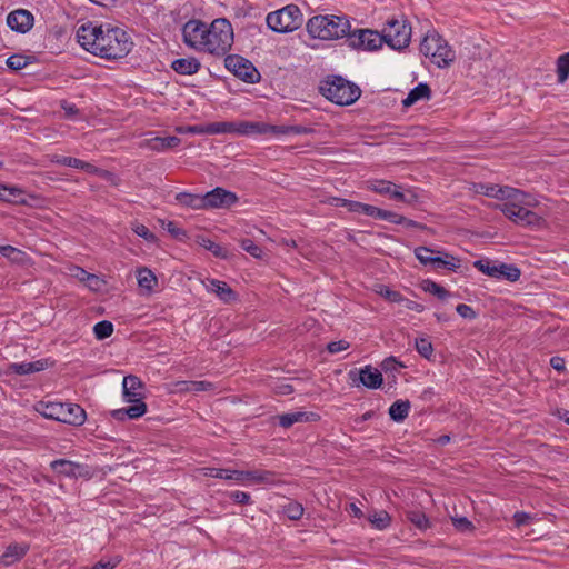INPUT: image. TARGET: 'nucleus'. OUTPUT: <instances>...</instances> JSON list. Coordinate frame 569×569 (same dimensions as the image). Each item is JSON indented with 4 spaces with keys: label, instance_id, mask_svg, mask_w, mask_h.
Listing matches in <instances>:
<instances>
[{
    "label": "nucleus",
    "instance_id": "46",
    "mask_svg": "<svg viewBox=\"0 0 569 569\" xmlns=\"http://www.w3.org/2000/svg\"><path fill=\"white\" fill-rule=\"evenodd\" d=\"M369 520L379 530L386 529L390 525V516L386 511L375 512Z\"/></svg>",
    "mask_w": 569,
    "mask_h": 569
},
{
    "label": "nucleus",
    "instance_id": "31",
    "mask_svg": "<svg viewBox=\"0 0 569 569\" xmlns=\"http://www.w3.org/2000/svg\"><path fill=\"white\" fill-rule=\"evenodd\" d=\"M525 192L508 186H498L496 199L502 200V203L519 202V199H523Z\"/></svg>",
    "mask_w": 569,
    "mask_h": 569
},
{
    "label": "nucleus",
    "instance_id": "41",
    "mask_svg": "<svg viewBox=\"0 0 569 569\" xmlns=\"http://www.w3.org/2000/svg\"><path fill=\"white\" fill-rule=\"evenodd\" d=\"M179 385L184 386V388H181V390L192 391V392H201V391H209L214 388V385L209 381H182L179 382Z\"/></svg>",
    "mask_w": 569,
    "mask_h": 569
},
{
    "label": "nucleus",
    "instance_id": "40",
    "mask_svg": "<svg viewBox=\"0 0 569 569\" xmlns=\"http://www.w3.org/2000/svg\"><path fill=\"white\" fill-rule=\"evenodd\" d=\"M558 81L563 83L569 77V52L561 54L557 59Z\"/></svg>",
    "mask_w": 569,
    "mask_h": 569
},
{
    "label": "nucleus",
    "instance_id": "3",
    "mask_svg": "<svg viewBox=\"0 0 569 569\" xmlns=\"http://www.w3.org/2000/svg\"><path fill=\"white\" fill-rule=\"evenodd\" d=\"M233 28L226 18L214 19L207 24L206 44L203 52L216 56H226L233 44Z\"/></svg>",
    "mask_w": 569,
    "mask_h": 569
},
{
    "label": "nucleus",
    "instance_id": "24",
    "mask_svg": "<svg viewBox=\"0 0 569 569\" xmlns=\"http://www.w3.org/2000/svg\"><path fill=\"white\" fill-rule=\"evenodd\" d=\"M48 367L47 359H40L32 362H12L9 365V371L19 376L30 375L44 370Z\"/></svg>",
    "mask_w": 569,
    "mask_h": 569
},
{
    "label": "nucleus",
    "instance_id": "61",
    "mask_svg": "<svg viewBox=\"0 0 569 569\" xmlns=\"http://www.w3.org/2000/svg\"><path fill=\"white\" fill-rule=\"evenodd\" d=\"M402 365L400 362H398L393 357H389L387 359H385L382 362H381V369L385 371V372H393V371H398L399 368H401Z\"/></svg>",
    "mask_w": 569,
    "mask_h": 569
},
{
    "label": "nucleus",
    "instance_id": "27",
    "mask_svg": "<svg viewBox=\"0 0 569 569\" xmlns=\"http://www.w3.org/2000/svg\"><path fill=\"white\" fill-rule=\"evenodd\" d=\"M81 465L67 459H57L51 461L50 468L58 473L59 476H64L69 478H76L78 476V469H80Z\"/></svg>",
    "mask_w": 569,
    "mask_h": 569
},
{
    "label": "nucleus",
    "instance_id": "7",
    "mask_svg": "<svg viewBox=\"0 0 569 569\" xmlns=\"http://www.w3.org/2000/svg\"><path fill=\"white\" fill-rule=\"evenodd\" d=\"M267 26L274 32L287 33L299 29L303 22L301 10L296 4H288L268 13Z\"/></svg>",
    "mask_w": 569,
    "mask_h": 569
},
{
    "label": "nucleus",
    "instance_id": "43",
    "mask_svg": "<svg viewBox=\"0 0 569 569\" xmlns=\"http://www.w3.org/2000/svg\"><path fill=\"white\" fill-rule=\"evenodd\" d=\"M208 134L233 133V121L212 122L207 124Z\"/></svg>",
    "mask_w": 569,
    "mask_h": 569
},
{
    "label": "nucleus",
    "instance_id": "21",
    "mask_svg": "<svg viewBox=\"0 0 569 569\" xmlns=\"http://www.w3.org/2000/svg\"><path fill=\"white\" fill-rule=\"evenodd\" d=\"M368 189L376 193L388 196L396 201L405 200V194L400 191V187L387 180L368 181Z\"/></svg>",
    "mask_w": 569,
    "mask_h": 569
},
{
    "label": "nucleus",
    "instance_id": "17",
    "mask_svg": "<svg viewBox=\"0 0 569 569\" xmlns=\"http://www.w3.org/2000/svg\"><path fill=\"white\" fill-rule=\"evenodd\" d=\"M204 209L209 208H230L238 201L236 193L223 188H214L203 196Z\"/></svg>",
    "mask_w": 569,
    "mask_h": 569
},
{
    "label": "nucleus",
    "instance_id": "58",
    "mask_svg": "<svg viewBox=\"0 0 569 569\" xmlns=\"http://www.w3.org/2000/svg\"><path fill=\"white\" fill-rule=\"evenodd\" d=\"M121 561V557L116 556L113 558H110L108 560H100L97 562L91 569H113L116 568Z\"/></svg>",
    "mask_w": 569,
    "mask_h": 569
},
{
    "label": "nucleus",
    "instance_id": "62",
    "mask_svg": "<svg viewBox=\"0 0 569 569\" xmlns=\"http://www.w3.org/2000/svg\"><path fill=\"white\" fill-rule=\"evenodd\" d=\"M498 184L480 183L478 191L487 197L495 198L497 196Z\"/></svg>",
    "mask_w": 569,
    "mask_h": 569
},
{
    "label": "nucleus",
    "instance_id": "13",
    "mask_svg": "<svg viewBox=\"0 0 569 569\" xmlns=\"http://www.w3.org/2000/svg\"><path fill=\"white\" fill-rule=\"evenodd\" d=\"M224 67L244 82L256 83L260 80L257 68L243 57L228 54L224 58Z\"/></svg>",
    "mask_w": 569,
    "mask_h": 569
},
{
    "label": "nucleus",
    "instance_id": "35",
    "mask_svg": "<svg viewBox=\"0 0 569 569\" xmlns=\"http://www.w3.org/2000/svg\"><path fill=\"white\" fill-rule=\"evenodd\" d=\"M78 169H81L83 171H86L87 173L89 174H94V176H99L100 178L107 180V181H110L111 183L116 184V176L108 171V170H104V169H100L96 166H93L92 163H89V162H86L83 160H81V164H79V168Z\"/></svg>",
    "mask_w": 569,
    "mask_h": 569
},
{
    "label": "nucleus",
    "instance_id": "59",
    "mask_svg": "<svg viewBox=\"0 0 569 569\" xmlns=\"http://www.w3.org/2000/svg\"><path fill=\"white\" fill-rule=\"evenodd\" d=\"M166 229L171 236H173L178 240H182L183 238L187 237V232L183 229L179 228L177 223L173 221H169L166 226Z\"/></svg>",
    "mask_w": 569,
    "mask_h": 569
},
{
    "label": "nucleus",
    "instance_id": "52",
    "mask_svg": "<svg viewBox=\"0 0 569 569\" xmlns=\"http://www.w3.org/2000/svg\"><path fill=\"white\" fill-rule=\"evenodd\" d=\"M429 293L437 296L438 299L441 301H445L446 299L452 297V293H450L443 287L431 280H429Z\"/></svg>",
    "mask_w": 569,
    "mask_h": 569
},
{
    "label": "nucleus",
    "instance_id": "60",
    "mask_svg": "<svg viewBox=\"0 0 569 569\" xmlns=\"http://www.w3.org/2000/svg\"><path fill=\"white\" fill-rule=\"evenodd\" d=\"M229 496L237 503H240V505L251 503V497L248 492L236 490V491L230 492Z\"/></svg>",
    "mask_w": 569,
    "mask_h": 569
},
{
    "label": "nucleus",
    "instance_id": "37",
    "mask_svg": "<svg viewBox=\"0 0 569 569\" xmlns=\"http://www.w3.org/2000/svg\"><path fill=\"white\" fill-rule=\"evenodd\" d=\"M282 513L288 517L290 520H299L303 516V507L301 503L288 500L284 505H282Z\"/></svg>",
    "mask_w": 569,
    "mask_h": 569
},
{
    "label": "nucleus",
    "instance_id": "50",
    "mask_svg": "<svg viewBox=\"0 0 569 569\" xmlns=\"http://www.w3.org/2000/svg\"><path fill=\"white\" fill-rule=\"evenodd\" d=\"M241 248L254 258H261L262 249L257 246L251 239L246 238L240 242Z\"/></svg>",
    "mask_w": 569,
    "mask_h": 569
},
{
    "label": "nucleus",
    "instance_id": "12",
    "mask_svg": "<svg viewBox=\"0 0 569 569\" xmlns=\"http://www.w3.org/2000/svg\"><path fill=\"white\" fill-rule=\"evenodd\" d=\"M429 40H432L436 48L429 60L438 68H448L456 60V51L451 48L447 40L435 29H429Z\"/></svg>",
    "mask_w": 569,
    "mask_h": 569
},
{
    "label": "nucleus",
    "instance_id": "45",
    "mask_svg": "<svg viewBox=\"0 0 569 569\" xmlns=\"http://www.w3.org/2000/svg\"><path fill=\"white\" fill-rule=\"evenodd\" d=\"M132 405L127 409V416L129 419H137L142 417L147 412V405L142 400L130 401Z\"/></svg>",
    "mask_w": 569,
    "mask_h": 569
},
{
    "label": "nucleus",
    "instance_id": "32",
    "mask_svg": "<svg viewBox=\"0 0 569 569\" xmlns=\"http://www.w3.org/2000/svg\"><path fill=\"white\" fill-rule=\"evenodd\" d=\"M22 189L0 183V200L4 202L24 203Z\"/></svg>",
    "mask_w": 569,
    "mask_h": 569
},
{
    "label": "nucleus",
    "instance_id": "11",
    "mask_svg": "<svg viewBox=\"0 0 569 569\" xmlns=\"http://www.w3.org/2000/svg\"><path fill=\"white\" fill-rule=\"evenodd\" d=\"M348 47L355 50L375 51L382 47L381 34L370 29H356L346 37Z\"/></svg>",
    "mask_w": 569,
    "mask_h": 569
},
{
    "label": "nucleus",
    "instance_id": "30",
    "mask_svg": "<svg viewBox=\"0 0 569 569\" xmlns=\"http://www.w3.org/2000/svg\"><path fill=\"white\" fill-rule=\"evenodd\" d=\"M176 200L179 204L191 208L194 210L204 209L203 196L193 194L189 192H179L176 194Z\"/></svg>",
    "mask_w": 569,
    "mask_h": 569
},
{
    "label": "nucleus",
    "instance_id": "49",
    "mask_svg": "<svg viewBox=\"0 0 569 569\" xmlns=\"http://www.w3.org/2000/svg\"><path fill=\"white\" fill-rule=\"evenodd\" d=\"M453 527L460 532H471L475 529L472 522L466 517H451Z\"/></svg>",
    "mask_w": 569,
    "mask_h": 569
},
{
    "label": "nucleus",
    "instance_id": "18",
    "mask_svg": "<svg viewBox=\"0 0 569 569\" xmlns=\"http://www.w3.org/2000/svg\"><path fill=\"white\" fill-rule=\"evenodd\" d=\"M34 23L33 14L26 9H17L7 16L8 27L18 33L28 32Z\"/></svg>",
    "mask_w": 569,
    "mask_h": 569
},
{
    "label": "nucleus",
    "instance_id": "57",
    "mask_svg": "<svg viewBox=\"0 0 569 569\" xmlns=\"http://www.w3.org/2000/svg\"><path fill=\"white\" fill-rule=\"evenodd\" d=\"M379 293L389 301H392V302H401L402 301L401 295L398 291H393L386 286L380 287Z\"/></svg>",
    "mask_w": 569,
    "mask_h": 569
},
{
    "label": "nucleus",
    "instance_id": "33",
    "mask_svg": "<svg viewBox=\"0 0 569 569\" xmlns=\"http://www.w3.org/2000/svg\"><path fill=\"white\" fill-rule=\"evenodd\" d=\"M196 242L207 249L208 251L212 252V254L217 258L226 259L228 257V251L226 248L221 247L220 244L213 242L209 238L204 236H197Z\"/></svg>",
    "mask_w": 569,
    "mask_h": 569
},
{
    "label": "nucleus",
    "instance_id": "44",
    "mask_svg": "<svg viewBox=\"0 0 569 569\" xmlns=\"http://www.w3.org/2000/svg\"><path fill=\"white\" fill-rule=\"evenodd\" d=\"M0 253L13 262H22L26 257V253L23 251L12 246L1 247Z\"/></svg>",
    "mask_w": 569,
    "mask_h": 569
},
{
    "label": "nucleus",
    "instance_id": "25",
    "mask_svg": "<svg viewBox=\"0 0 569 569\" xmlns=\"http://www.w3.org/2000/svg\"><path fill=\"white\" fill-rule=\"evenodd\" d=\"M142 383L136 376H127L122 381L123 397L126 401L142 400L140 389Z\"/></svg>",
    "mask_w": 569,
    "mask_h": 569
},
{
    "label": "nucleus",
    "instance_id": "54",
    "mask_svg": "<svg viewBox=\"0 0 569 569\" xmlns=\"http://www.w3.org/2000/svg\"><path fill=\"white\" fill-rule=\"evenodd\" d=\"M350 347V343L347 340H338V341H331L327 345V350L329 353H338L341 351L347 350Z\"/></svg>",
    "mask_w": 569,
    "mask_h": 569
},
{
    "label": "nucleus",
    "instance_id": "1",
    "mask_svg": "<svg viewBox=\"0 0 569 569\" xmlns=\"http://www.w3.org/2000/svg\"><path fill=\"white\" fill-rule=\"evenodd\" d=\"M76 37L84 50L108 60L124 58L132 48L128 33L118 27L88 22L78 28Z\"/></svg>",
    "mask_w": 569,
    "mask_h": 569
},
{
    "label": "nucleus",
    "instance_id": "22",
    "mask_svg": "<svg viewBox=\"0 0 569 569\" xmlns=\"http://www.w3.org/2000/svg\"><path fill=\"white\" fill-rule=\"evenodd\" d=\"M318 419L319 415L307 411L287 412L278 416L279 425L282 428H290L298 422L316 421Z\"/></svg>",
    "mask_w": 569,
    "mask_h": 569
},
{
    "label": "nucleus",
    "instance_id": "42",
    "mask_svg": "<svg viewBox=\"0 0 569 569\" xmlns=\"http://www.w3.org/2000/svg\"><path fill=\"white\" fill-rule=\"evenodd\" d=\"M113 332V325L108 320L99 321L93 327V333L98 340L109 338Z\"/></svg>",
    "mask_w": 569,
    "mask_h": 569
},
{
    "label": "nucleus",
    "instance_id": "9",
    "mask_svg": "<svg viewBox=\"0 0 569 569\" xmlns=\"http://www.w3.org/2000/svg\"><path fill=\"white\" fill-rule=\"evenodd\" d=\"M473 267L488 277L510 282L517 281L521 276L520 269L515 264L497 262L490 259L476 260Z\"/></svg>",
    "mask_w": 569,
    "mask_h": 569
},
{
    "label": "nucleus",
    "instance_id": "64",
    "mask_svg": "<svg viewBox=\"0 0 569 569\" xmlns=\"http://www.w3.org/2000/svg\"><path fill=\"white\" fill-rule=\"evenodd\" d=\"M550 366L556 370V371H563L566 369V366H565V359L561 358V357H558V356H555L550 359Z\"/></svg>",
    "mask_w": 569,
    "mask_h": 569
},
{
    "label": "nucleus",
    "instance_id": "14",
    "mask_svg": "<svg viewBox=\"0 0 569 569\" xmlns=\"http://www.w3.org/2000/svg\"><path fill=\"white\" fill-rule=\"evenodd\" d=\"M206 30L207 23L201 20L191 19L187 21L181 30L183 43L196 51L203 52Z\"/></svg>",
    "mask_w": 569,
    "mask_h": 569
},
{
    "label": "nucleus",
    "instance_id": "16",
    "mask_svg": "<svg viewBox=\"0 0 569 569\" xmlns=\"http://www.w3.org/2000/svg\"><path fill=\"white\" fill-rule=\"evenodd\" d=\"M461 267V260L446 250L429 248V269L435 271H453Z\"/></svg>",
    "mask_w": 569,
    "mask_h": 569
},
{
    "label": "nucleus",
    "instance_id": "55",
    "mask_svg": "<svg viewBox=\"0 0 569 569\" xmlns=\"http://www.w3.org/2000/svg\"><path fill=\"white\" fill-rule=\"evenodd\" d=\"M456 311L463 319L472 320L477 317V312L466 303H459L456 307Z\"/></svg>",
    "mask_w": 569,
    "mask_h": 569
},
{
    "label": "nucleus",
    "instance_id": "56",
    "mask_svg": "<svg viewBox=\"0 0 569 569\" xmlns=\"http://www.w3.org/2000/svg\"><path fill=\"white\" fill-rule=\"evenodd\" d=\"M73 276L79 278L81 281H89L90 286H92V282H94L96 284L99 283V278L96 274H91L80 267H77L74 269Z\"/></svg>",
    "mask_w": 569,
    "mask_h": 569
},
{
    "label": "nucleus",
    "instance_id": "26",
    "mask_svg": "<svg viewBox=\"0 0 569 569\" xmlns=\"http://www.w3.org/2000/svg\"><path fill=\"white\" fill-rule=\"evenodd\" d=\"M137 281L140 290L146 293H151L158 286V279L156 274L147 267H141L137 270Z\"/></svg>",
    "mask_w": 569,
    "mask_h": 569
},
{
    "label": "nucleus",
    "instance_id": "63",
    "mask_svg": "<svg viewBox=\"0 0 569 569\" xmlns=\"http://www.w3.org/2000/svg\"><path fill=\"white\" fill-rule=\"evenodd\" d=\"M409 519L421 529L427 527V518L423 513L418 515L417 512H410Z\"/></svg>",
    "mask_w": 569,
    "mask_h": 569
},
{
    "label": "nucleus",
    "instance_id": "51",
    "mask_svg": "<svg viewBox=\"0 0 569 569\" xmlns=\"http://www.w3.org/2000/svg\"><path fill=\"white\" fill-rule=\"evenodd\" d=\"M28 64L27 58L21 54H12L7 59L8 68L12 70H21Z\"/></svg>",
    "mask_w": 569,
    "mask_h": 569
},
{
    "label": "nucleus",
    "instance_id": "15",
    "mask_svg": "<svg viewBox=\"0 0 569 569\" xmlns=\"http://www.w3.org/2000/svg\"><path fill=\"white\" fill-rule=\"evenodd\" d=\"M349 379L355 386L362 385L368 389H378L383 382L381 372L378 369L372 368L370 365L357 370H350Z\"/></svg>",
    "mask_w": 569,
    "mask_h": 569
},
{
    "label": "nucleus",
    "instance_id": "47",
    "mask_svg": "<svg viewBox=\"0 0 569 569\" xmlns=\"http://www.w3.org/2000/svg\"><path fill=\"white\" fill-rule=\"evenodd\" d=\"M132 231L140 238L144 239L147 242H154L157 237L153 232H151L144 224L139 222H133L131 227Z\"/></svg>",
    "mask_w": 569,
    "mask_h": 569
},
{
    "label": "nucleus",
    "instance_id": "23",
    "mask_svg": "<svg viewBox=\"0 0 569 569\" xmlns=\"http://www.w3.org/2000/svg\"><path fill=\"white\" fill-rule=\"evenodd\" d=\"M171 68L179 74L192 76L200 70L201 63L194 57L179 58L171 62Z\"/></svg>",
    "mask_w": 569,
    "mask_h": 569
},
{
    "label": "nucleus",
    "instance_id": "36",
    "mask_svg": "<svg viewBox=\"0 0 569 569\" xmlns=\"http://www.w3.org/2000/svg\"><path fill=\"white\" fill-rule=\"evenodd\" d=\"M425 97H427V82H420L402 100V104H403V107L409 108L412 104H415L418 100H420Z\"/></svg>",
    "mask_w": 569,
    "mask_h": 569
},
{
    "label": "nucleus",
    "instance_id": "53",
    "mask_svg": "<svg viewBox=\"0 0 569 569\" xmlns=\"http://www.w3.org/2000/svg\"><path fill=\"white\" fill-rule=\"evenodd\" d=\"M146 146L157 152H163L167 149L163 137H156L146 141Z\"/></svg>",
    "mask_w": 569,
    "mask_h": 569
},
{
    "label": "nucleus",
    "instance_id": "4",
    "mask_svg": "<svg viewBox=\"0 0 569 569\" xmlns=\"http://www.w3.org/2000/svg\"><path fill=\"white\" fill-rule=\"evenodd\" d=\"M34 409L47 419L71 426H82L87 419L84 409L72 402L39 401Z\"/></svg>",
    "mask_w": 569,
    "mask_h": 569
},
{
    "label": "nucleus",
    "instance_id": "6",
    "mask_svg": "<svg viewBox=\"0 0 569 569\" xmlns=\"http://www.w3.org/2000/svg\"><path fill=\"white\" fill-rule=\"evenodd\" d=\"M519 202L500 203L496 208L499 209L509 220L520 227H536L542 221L541 217L531 211L529 207L535 204V200L525 192L523 199Z\"/></svg>",
    "mask_w": 569,
    "mask_h": 569
},
{
    "label": "nucleus",
    "instance_id": "38",
    "mask_svg": "<svg viewBox=\"0 0 569 569\" xmlns=\"http://www.w3.org/2000/svg\"><path fill=\"white\" fill-rule=\"evenodd\" d=\"M313 129L305 126H274L272 134H309Z\"/></svg>",
    "mask_w": 569,
    "mask_h": 569
},
{
    "label": "nucleus",
    "instance_id": "19",
    "mask_svg": "<svg viewBox=\"0 0 569 569\" xmlns=\"http://www.w3.org/2000/svg\"><path fill=\"white\" fill-rule=\"evenodd\" d=\"M208 292L216 295L222 302L231 303L237 300L236 291L224 281L207 278L202 280Z\"/></svg>",
    "mask_w": 569,
    "mask_h": 569
},
{
    "label": "nucleus",
    "instance_id": "8",
    "mask_svg": "<svg viewBox=\"0 0 569 569\" xmlns=\"http://www.w3.org/2000/svg\"><path fill=\"white\" fill-rule=\"evenodd\" d=\"M204 476L224 479V480H234L237 482H250V483H273L274 482V473L268 470H231L223 468H206Z\"/></svg>",
    "mask_w": 569,
    "mask_h": 569
},
{
    "label": "nucleus",
    "instance_id": "29",
    "mask_svg": "<svg viewBox=\"0 0 569 569\" xmlns=\"http://www.w3.org/2000/svg\"><path fill=\"white\" fill-rule=\"evenodd\" d=\"M28 551L27 546L22 545H10L7 547L4 553L1 556V563L6 567L13 565L18 560H20Z\"/></svg>",
    "mask_w": 569,
    "mask_h": 569
},
{
    "label": "nucleus",
    "instance_id": "39",
    "mask_svg": "<svg viewBox=\"0 0 569 569\" xmlns=\"http://www.w3.org/2000/svg\"><path fill=\"white\" fill-rule=\"evenodd\" d=\"M371 218L385 220V221L396 223V224H399L405 220V218L402 216H400L393 211L383 210V209H380L377 207H375Z\"/></svg>",
    "mask_w": 569,
    "mask_h": 569
},
{
    "label": "nucleus",
    "instance_id": "10",
    "mask_svg": "<svg viewBox=\"0 0 569 569\" xmlns=\"http://www.w3.org/2000/svg\"><path fill=\"white\" fill-rule=\"evenodd\" d=\"M411 28L403 21L391 19L382 29V43L386 42L392 49H402L409 44Z\"/></svg>",
    "mask_w": 569,
    "mask_h": 569
},
{
    "label": "nucleus",
    "instance_id": "20",
    "mask_svg": "<svg viewBox=\"0 0 569 569\" xmlns=\"http://www.w3.org/2000/svg\"><path fill=\"white\" fill-rule=\"evenodd\" d=\"M273 124L260 121H237L233 122V133L240 136L272 134Z\"/></svg>",
    "mask_w": 569,
    "mask_h": 569
},
{
    "label": "nucleus",
    "instance_id": "34",
    "mask_svg": "<svg viewBox=\"0 0 569 569\" xmlns=\"http://www.w3.org/2000/svg\"><path fill=\"white\" fill-rule=\"evenodd\" d=\"M409 409V401L398 400L390 406L389 416L393 421L401 422L407 418Z\"/></svg>",
    "mask_w": 569,
    "mask_h": 569
},
{
    "label": "nucleus",
    "instance_id": "28",
    "mask_svg": "<svg viewBox=\"0 0 569 569\" xmlns=\"http://www.w3.org/2000/svg\"><path fill=\"white\" fill-rule=\"evenodd\" d=\"M336 206L346 208L349 212H358L368 217H372L375 206L361 203L342 198H336Z\"/></svg>",
    "mask_w": 569,
    "mask_h": 569
},
{
    "label": "nucleus",
    "instance_id": "5",
    "mask_svg": "<svg viewBox=\"0 0 569 569\" xmlns=\"http://www.w3.org/2000/svg\"><path fill=\"white\" fill-rule=\"evenodd\" d=\"M319 90L329 101L339 106L355 103L360 94V88L340 76H330L320 82Z\"/></svg>",
    "mask_w": 569,
    "mask_h": 569
},
{
    "label": "nucleus",
    "instance_id": "2",
    "mask_svg": "<svg viewBox=\"0 0 569 569\" xmlns=\"http://www.w3.org/2000/svg\"><path fill=\"white\" fill-rule=\"evenodd\" d=\"M351 29L350 21L343 16H315L307 22V31L313 39L332 41L347 37Z\"/></svg>",
    "mask_w": 569,
    "mask_h": 569
},
{
    "label": "nucleus",
    "instance_id": "48",
    "mask_svg": "<svg viewBox=\"0 0 569 569\" xmlns=\"http://www.w3.org/2000/svg\"><path fill=\"white\" fill-rule=\"evenodd\" d=\"M50 161L57 164L71 167V168H79V164H81V159L73 158V157H66V156H59L53 154L50 157Z\"/></svg>",
    "mask_w": 569,
    "mask_h": 569
}]
</instances>
